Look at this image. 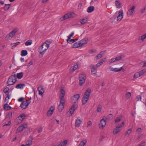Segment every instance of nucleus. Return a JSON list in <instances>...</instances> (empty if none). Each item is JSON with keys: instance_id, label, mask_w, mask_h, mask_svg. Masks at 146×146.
<instances>
[{"instance_id": "obj_1", "label": "nucleus", "mask_w": 146, "mask_h": 146, "mask_svg": "<svg viewBox=\"0 0 146 146\" xmlns=\"http://www.w3.org/2000/svg\"><path fill=\"white\" fill-rule=\"evenodd\" d=\"M91 92V89L89 88L86 91L82 98V105L85 104L88 100Z\"/></svg>"}, {"instance_id": "obj_2", "label": "nucleus", "mask_w": 146, "mask_h": 146, "mask_svg": "<svg viewBox=\"0 0 146 146\" xmlns=\"http://www.w3.org/2000/svg\"><path fill=\"white\" fill-rule=\"evenodd\" d=\"M17 81V78L15 73L11 76L9 78L7 84V86L13 85Z\"/></svg>"}, {"instance_id": "obj_3", "label": "nucleus", "mask_w": 146, "mask_h": 146, "mask_svg": "<svg viewBox=\"0 0 146 146\" xmlns=\"http://www.w3.org/2000/svg\"><path fill=\"white\" fill-rule=\"evenodd\" d=\"M49 47V44H47L46 42L44 43L38 49L39 53L43 55Z\"/></svg>"}, {"instance_id": "obj_4", "label": "nucleus", "mask_w": 146, "mask_h": 146, "mask_svg": "<svg viewBox=\"0 0 146 146\" xmlns=\"http://www.w3.org/2000/svg\"><path fill=\"white\" fill-rule=\"evenodd\" d=\"M79 76V84L82 86L85 82L86 75L84 74L83 73L80 74Z\"/></svg>"}, {"instance_id": "obj_5", "label": "nucleus", "mask_w": 146, "mask_h": 146, "mask_svg": "<svg viewBox=\"0 0 146 146\" xmlns=\"http://www.w3.org/2000/svg\"><path fill=\"white\" fill-rule=\"evenodd\" d=\"M124 122H122L121 124L119 126L116 127L114 129L113 133L114 135H116L121 130V128L122 127L124 126Z\"/></svg>"}, {"instance_id": "obj_6", "label": "nucleus", "mask_w": 146, "mask_h": 146, "mask_svg": "<svg viewBox=\"0 0 146 146\" xmlns=\"http://www.w3.org/2000/svg\"><path fill=\"white\" fill-rule=\"evenodd\" d=\"M31 101L29 100H26L25 101L23 102L21 104L20 107L23 109L26 108L30 103Z\"/></svg>"}, {"instance_id": "obj_7", "label": "nucleus", "mask_w": 146, "mask_h": 146, "mask_svg": "<svg viewBox=\"0 0 146 146\" xmlns=\"http://www.w3.org/2000/svg\"><path fill=\"white\" fill-rule=\"evenodd\" d=\"M17 31L16 29L10 32L8 35H6L5 39L7 40H9L10 38L13 37L15 35Z\"/></svg>"}, {"instance_id": "obj_8", "label": "nucleus", "mask_w": 146, "mask_h": 146, "mask_svg": "<svg viewBox=\"0 0 146 146\" xmlns=\"http://www.w3.org/2000/svg\"><path fill=\"white\" fill-rule=\"evenodd\" d=\"M80 95L79 94H76L72 97L71 99V101L72 103H76L78 100Z\"/></svg>"}, {"instance_id": "obj_9", "label": "nucleus", "mask_w": 146, "mask_h": 146, "mask_svg": "<svg viewBox=\"0 0 146 146\" xmlns=\"http://www.w3.org/2000/svg\"><path fill=\"white\" fill-rule=\"evenodd\" d=\"M106 119H104V118H103L101 120L99 125V127L100 128H103L105 126L106 122Z\"/></svg>"}, {"instance_id": "obj_10", "label": "nucleus", "mask_w": 146, "mask_h": 146, "mask_svg": "<svg viewBox=\"0 0 146 146\" xmlns=\"http://www.w3.org/2000/svg\"><path fill=\"white\" fill-rule=\"evenodd\" d=\"M27 125L26 124H24L20 126L17 129L16 131V133H17L21 132L24 129L27 128Z\"/></svg>"}, {"instance_id": "obj_11", "label": "nucleus", "mask_w": 146, "mask_h": 146, "mask_svg": "<svg viewBox=\"0 0 146 146\" xmlns=\"http://www.w3.org/2000/svg\"><path fill=\"white\" fill-rule=\"evenodd\" d=\"M123 13L122 10H121L119 11L118 15L117 17V21H120L123 17Z\"/></svg>"}, {"instance_id": "obj_12", "label": "nucleus", "mask_w": 146, "mask_h": 146, "mask_svg": "<svg viewBox=\"0 0 146 146\" xmlns=\"http://www.w3.org/2000/svg\"><path fill=\"white\" fill-rule=\"evenodd\" d=\"M135 6L134 5L132 6L130 9H129L127 12V14L128 17L131 16L132 15L133 12L135 11Z\"/></svg>"}, {"instance_id": "obj_13", "label": "nucleus", "mask_w": 146, "mask_h": 146, "mask_svg": "<svg viewBox=\"0 0 146 146\" xmlns=\"http://www.w3.org/2000/svg\"><path fill=\"white\" fill-rule=\"evenodd\" d=\"M77 107L78 106L76 104H74L72 105L71 108H70L69 110L71 115L73 113L74 111L77 109Z\"/></svg>"}, {"instance_id": "obj_14", "label": "nucleus", "mask_w": 146, "mask_h": 146, "mask_svg": "<svg viewBox=\"0 0 146 146\" xmlns=\"http://www.w3.org/2000/svg\"><path fill=\"white\" fill-rule=\"evenodd\" d=\"M88 40V38H84L79 41L80 44L81 45V46H84V45L87 43Z\"/></svg>"}, {"instance_id": "obj_15", "label": "nucleus", "mask_w": 146, "mask_h": 146, "mask_svg": "<svg viewBox=\"0 0 146 146\" xmlns=\"http://www.w3.org/2000/svg\"><path fill=\"white\" fill-rule=\"evenodd\" d=\"M122 58L121 56L117 57L114 58H112L111 60L109 61L110 63L114 62L115 61L119 60L122 59Z\"/></svg>"}, {"instance_id": "obj_16", "label": "nucleus", "mask_w": 146, "mask_h": 146, "mask_svg": "<svg viewBox=\"0 0 146 146\" xmlns=\"http://www.w3.org/2000/svg\"><path fill=\"white\" fill-rule=\"evenodd\" d=\"M115 4L117 8L120 9L121 7V4L120 0H115Z\"/></svg>"}, {"instance_id": "obj_17", "label": "nucleus", "mask_w": 146, "mask_h": 146, "mask_svg": "<svg viewBox=\"0 0 146 146\" xmlns=\"http://www.w3.org/2000/svg\"><path fill=\"white\" fill-rule=\"evenodd\" d=\"M82 121V120L80 119L77 118V119L76 120L75 126L77 127H79L80 124Z\"/></svg>"}, {"instance_id": "obj_18", "label": "nucleus", "mask_w": 146, "mask_h": 146, "mask_svg": "<svg viewBox=\"0 0 146 146\" xmlns=\"http://www.w3.org/2000/svg\"><path fill=\"white\" fill-rule=\"evenodd\" d=\"M122 116L121 115L117 117L115 121V123H118L121 121Z\"/></svg>"}, {"instance_id": "obj_19", "label": "nucleus", "mask_w": 146, "mask_h": 146, "mask_svg": "<svg viewBox=\"0 0 146 146\" xmlns=\"http://www.w3.org/2000/svg\"><path fill=\"white\" fill-rule=\"evenodd\" d=\"M38 90L39 92V94L40 95H42L44 92V88L42 86H39L38 88Z\"/></svg>"}, {"instance_id": "obj_20", "label": "nucleus", "mask_w": 146, "mask_h": 146, "mask_svg": "<svg viewBox=\"0 0 146 146\" xmlns=\"http://www.w3.org/2000/svg\"><path fill=\"white\" fill-rule=\"evenodd\" d=\"M25 86V85L24 84H17L15 87L17 89H22Z\"/></svg>"}, {"instance_id": "obj_21", "label": "nucleus", "mask_w": 146, "mask_h": 146, "mask_svg": "<svg viewBox=\"0 0 146 146\" xmlns=\"http://www.w3.org/2000/svg\"><path fill=\"white\" fill-rule=\"evenodd\" d=\"M88 20V18L87 17H85L80 20V23L84 25L87 22Z\"/></svg>"}, {"instance_id": "obj_22", "label": "nucleus", "mask_w": 146, "mask_h": 146, "mask_svg": "<svg viewBox=\"0 0 146 146\" xmlns=\"http://www.w3.org/2000/svg\"><path fill=\"white\" fill-rule=\"evenodd\" d=\"M105 51H101L100 54H98L96 56L95 58V60H97L98 59L102 57V55L103 54V52H104Z\"/></svg>"}, {"instance_id": "obj_23", "label": "nucleus", "mask_w": 146, "mask_h": 146, "mask_svg": "<svg viewBox=\"0 0 146 146\" xmlns=\"http://www.w3.org/2000/svg\"><path fill=\"white\" fill-rule=\"evenodd\" d=\"M109 68H110V69H111L112 71L115 72H118L120 71L122 69V67H121L120 68H113L111 66Z\"/></svg>"}, {"instance_id": "obj_24", "label": "nucleus", "mask_w": 146, "mask_h": 146, "mask_svg": "<svg viewBox=\"0 0 146 146\" xmlns=\"http://www.w3.org/2000/svg\"><path fill=\"white\" fill-rule=\"evenodd\" d=\"M8 104V103L6 104L4 106V109L5 110H11V107L9 106Z\"/></svg>"}, {"instance_id": "obj_25", "label": "nucleus", "mask_w": 146, "mask_h": 146, "mask_svg": "<svg viewBox=\"0 0 146 146\" xmlns=\"http://www.w3.org/2000/svg\"><path fill=\"white\" fill-rule=\"evenodd\" d=\"M23 73L22 72L17 73L16 78H17L19 79H20L23 78Z\"/></svg>"}, {"instance_id": "obj_26", "label": "nucleus", "mask_w": 146, "mask_h": 146, "mask_svg": "<svg viewBox=\"0 0 146 146\" xmlns=\"http://www.w3.org/2000/svg\"><path fill=\"white\" fill-rule=\"evenodd\" d=\"M78 68V64H76L71 68L70 69V71L71 72H73Z\"/></svg>"}, {"instance_id": "obj_27", "label": "nucleus", "mask_w": 146, "mask_h": 146, "mask_svg": "<svg viewBox=\"0 0 146 146\" xmlns=\"http://www.w3.org/2000/svg\"><path fill=\"white\" fill-rule=\"evenodd\" d=\"M64 108V104L60 103L58 106V109L59 111H61Z\"/></svg>"}, {"instance_id": "obj_28", "label": "nucleus", "mask_w": 146, "mask_h": 146, "mask_svg": "<svg viewBox=\"0 0 146 146\" xmlns=\"http://www.w3.org/2000/svg\"><path fill=\"white\" fill-rule=\"evenodd\" d=\"M94 10V7L92 6L89 7L87 10V11L88 13H91Z\"/></svg>"}, {"instance_id": "obj_29", "label": "nucleus", "mask_w": 146, "mask_h": 146, "mask_svg": "<svg viewBox=\"0 0 146 146\" xmlns=\"http://www.w3.org/2000/svg\"><path fill=\"white\" fill-rule=\"evenodd\" d=\"M80 46H81L79 41L74 43L72 46V47L74 48H77Z\"/></svg>"}, {"instance_id": "obj_30", "label": "nucleus", "mask_w": 146, "mask_h": 146, "mask_svg": "<svg viewBox=\"0 0 146 146\" xmlns=\"http://www.w3.org/2000/svg\"><path fill=\"white\" fill-rule=\"evenodd\" d=\"M28 52L26 50H23L21 51V55L22 56H25L27 55Z\"/></svg>"}, {"instance_id": "obj_31", "label": "nucleus", "mask_w": 146, "mask_h": 146, "mask_svg": "<svg viewBox=\"0 0 146 146\" xmlns=\"http://www.w3.org/2000/svg\"><path fill=\"white\" fill-rule=\"evenodd\" d=\"M78 40V38L74 39L70 38L69 39H67V41L68 43H71L76 41Z\"/></svg>"}, {"instance_id": "obj_32", "label": "nucleus", "mask_w": 146, "mask_h": 146, "mask_svg": "<svg viewBox=\"0 0 146 146\" xmlns=\"http://www.w3.org/2000/svg\"><path fill=\"white\" fill-rule=\"evenodd\" d=\"M33 139V137L32 136H30L27 140V142H28V143L32 145V141Z\"/></svg>"}, {"instance_id": "obj_33", "label": "nucleus", "mask_w": 146, "mask_h": 146, "mask_svg": "<svg viewBox=\"0 0 146 146\" xmlns=\"http://www.w3.org/2000/svg\"><path fill=\"white\" fill-rule=\"evenodd\" d=\"M60 99V104H64L65 102V100L64 98V97H59Z\"/></svg>"}, {"instance_id": "obj_34", "label": "nucleus", "mask_w": 146, "mask_h": 146, "mask_svg": "<svg viewBox=\"0 0 146 146\" xmlns=\"http://www.w3.org/2000/svg\"><path fill=\"white\" fill-rule=\"evenodd\" d=\"M67 142L68 141L66 140L62 142H61L60 144L61 146H65L67 144Z\"/></svg>"}, {"instance_id": "obj_35", "label": "nucleus", "mask_w": 146, "mask_h": 146, "mask_svg": "<svg viewBox=\"0 0 146 146\" xmlns=\"http://www.w3.org/2000/svg\"><path fill=\"white\" fill-rule=\"evenodd\" d=\"M11 5V4H5L3 7L4 10L5 11L8 10L9 8L10 5Z\"/></svg>"}, {"instance_id": "obj_36", "label": "nucleus", "mask_w": 146, "mask_h": 146, "mask_svg": "<svg viewBox=\"0 0 146 146\" xmlns=\"http://www.w3.org/2000/svg\"><path fill=\"white\" fill-rule=\"evenodd\" d=\"M86 143V141L85 140H83L81 141L78 146H84Z\"/></svg>"}, {"instance_id": "obj_37", "label": "nucleus", "mask_w": 146, "mask_h": 146, "mask_svg": "<svg viewBox=\"0 0 146 146\" xmlns=\"http://www.w3.org/2000/svg\"><path fill=\"white\" fill-rule=\"evenodd\" d=\"M140 76L143 75L146 72V70L143 69L138 72Z\"/></svg>"}, {"instance_id": "obj_38", "label": "nucleus", "mask_w": 146, "mask_h": 146, "mask_svg": "<svg viewBox=\"0 0 146 146\" xmlns=\"http://www.w3.org/2000/svg\"><path fill=\"white\" fill-rule=\"evenodd\" d=\"M65 94V91L63 89H61L59 97H64Z\"/></svg>"}, {"instance_id": "obj_39", "label": "nucleus", "mask_w": 146, "mask_h": 146, "mask_svg": "<svg viewBox=\"0 0 146 146\" xmlns=\"http://www.w3.org/2000/svg\"><path fill=\"white\" fill-rule=\"evenodd\" d=\"M32 41L31 40H29L25 43V44L26 46H28L31 45Z\"/></svg>"}, {"instance_id": "obj_40", "label": "nucleus", "mask_w": 146, "mask_h": 146, "mask_svg": "<svg viewBox=\"0 0 146 146\" xmlns=\"http://www.w3.org/2000/svg\"><path fill=\"white\" fill-rule=\"evenodd\" d=\"M74 13H68L67 14L65 15H67V19L71 18L73 14Z\"/></svg>"}, {"instance_id": "obj_41", "label": "nucleus", "mask_w": 146, "mask_h": 146, "mask_svg": "<svg viewBox=\"0 0 146 146\" xmlns=\"http://www.w3.org/2000/svg\"><path fill=\"white\" fill-rule=\"evenodd\" d=\"M139 74V72L135 73L133 76V77L135 78H137L140 77Z\"/></svg>"}, {"instance_id": "obj_42", "label": "nucleus", "mask_w": 146, "mask_h": 146, "mask_svg": "<svg viewBox=\"0 0 146 146\" xmlns=\"http://www.w3.org/2000/svg\"><path fill=\"white\" fill-rule=\"evenodd\" d=\"M102 108V106L100 105H99L97 108V111L98 112H100L101 111Z\"/></svg>"}, {"instance_id": "obj_43", "label": "nucleus", "mask_w": 146, "mask_h": 146, "mask_svg": "<svg viewBox=\"0 0 146 146\" xmlns=\"http://www.w3.org/2000/svg\"><path fill=\"white\" fill-rule=\"evenodd\" d=\"M33 64V62L32 60H31L29 63H27V64H25V65L27 66V67L28 68L29 66Z\"/></svg>"}, {"instance_id": "obj_44", "label": "nucleus", "mask_w": 146, "mask_h": 146, "mask_svg": "<svg viewBox=\"0 0 146 146\" xmlns=\"http://www.w3.org/2000/svg\"><path fill=\"white\" fill-rule=\"evenodd\" d=\"M67 15H64L63 17H61L60 18V20L61 21H63L65 19H67Z\"/></svg>"}, {"instance_id": "obj_45", "label": "nucleus", "mask_w": 146, "mask_h": 146, "mask_svg": "<svg viewBox=\"0 0 146 146\" xmlns=\"http://www.w3.org/2000/svg\"><path fill=\"white\" fill-rule=\"evenodd\" d=\"M126 96L127 99L129 98L131 96V94L130 92H127L126 93Z\"/></svg>"}, {"instance_id": "obj_46", "label": "nucleus", "mask_w": 146, "mask_h": 146, "mask_svg": "<svg viewBox=\"0 0 146 146\" xmlns=\"http://www.w3.org/2000/svg\"><path fill=\"white\" fill-rule=\"evenodd\" d=\"M132 131L131 129H129L125 133V135L127 134H128V135H129L131 133Z\"/></svg>"}, {"instance_id": "obj_47", "label": "nucleus", "mask_w": 146, "mask_h": 146, "mask_svg": "<svg viewBox=\"0 0 146 146\" xmlns=\"http://www.w3.org/2000/svg\"><path fill=\"white\" fill-rule=\"evenodd\" d=\"M141 39L142 40H143L146 38V33L144 35L141 36Z\"/></svg>"}, {"instance_id": "obj_48", "label": "nucleus", "mask_w": 146, "mask_h": 146, "mask_svg": "<svg viewBox=\"0 0 146 146\" xmlns=\"http://www.w3.org/2000/svg\"><path fill=\"white\" fill-rule=\"evenodd\" d=\"M12 112H9L7 115V117L9 118H11L12 117Z\"/></svg>"}, {"instance_id": "obj_49", "label": "nucleus", "mask_w": 146, "mask_h": 146, "mask_svg": "<svg viewBox=\"0 0 146 146\" xmlns=\"http://www.w3.org/2000/svg\"><path fill=\"white\" fill-rule=\"evenodd\" d=\"M74 33L72 32L68 36H67L68 38L67 39H69L73 35Z\"/></svg>"}, {"instance_id": "obj_50", "label": "nucleus", "mask_w": 146, "mask_h": 146, "mask_svg": "<svg viewBox=\"0 0 146 146\" xmlns=\"http://www.w3.org/2000/svg\"><path fill=\"white\" fill-rule=\"evenodd\" d=\"M9 90V88L8 87H6L4 89V90H3V92L5 93H6L8 92Z\"/></svg>"}, {"instance_id": "obj_51", "label": "nucleus", "mask_w": 146, "mask_h": 146, "mask_svg": "<svg viewBox=\"0 0 146 146\" xmlns=\"http://www.w3.org/2000/svg\"><path fill=\"white\" fill-rule=\"evenodd\" d=\"M136 98L137 99V101H141V96L138 95L136 96Z\"/></svg>"}, {"instance_id": "obj_52", "label": "nucleus", "mask_w": 146, "mask_h": 146, "mask_svg": "<svg viewBox=\"0 0 146 146\" xmlns=\"http://www.w3.org/2000/svg\"><path fill=\"white\" fill-rule=\"evenodd\" d=\"M139 64L142 65L143 66H146V62H141Z\"/></svg>"}, {"instance_id": "obj_53", "label": "nucleus", "mask_w": 146, "mask_h": 146, "mask_svg": "<svg viewBox=\"0 0 146 146\" xmlns=\"http://www.w3.org/2000/svg\"><path fill=\"white\" fill-rule=\"evenodd\" d=\"M53 112L51 110H49L48 111L47 114L48 115H51L52 113Z\"/></svg>"}, {"instance_id": "obj_54", "label": "nucleus", "mask_w": 146, "mask_h": 146, "mask_svg": "<svg viewBox=\"0 0 146 146\" xmlns=\"http://www.w3.org/2000/svg\"><path fill=\"white\" fill-rule=\"evenodd\" d=\"M113 117V115L111 114H110L108 115V119H112Z\"/></svg>"}, {"instance_id": "obj_55", "label": "nucleus", "mask_w": 146, "mask_h": 146, "mask_svg": "<svg viewBox=\"0 0 146 146\" xmlns=\"http://www.w3.org/2000/svg\"><path fill=\"white\" fill-rule=\"evenodd\" d=\"M91 71L93 74H95L97 72L96 69H91Z\"/></svg>"}, {"instance_id": "obj_56", "label": "nucleus", "mask_w": 146, "mask_h": 146, "mask_svg": "<svg viewBox=\"0 0 146 146\" xmlns=\"http://www.w3.org/2000/svg\"><path fill=\"white\" fill-rule=\"evenodd\" d=\"M11 123V121H8V123H5L4 125H3V126L4 127L5 126H10Z\"/></svg>"}, {"instance_id": "obj_57", "label": "nucleus", "mask_w": 146, "mask_h": 146, "mask_svg": "<svg viewBox=\"0 0 146 146\" xmlns=\"http://www.w3.org/2000/svg\"><path fill=\"white\" fill-rule=\"evenodd\" d=\"M25 114H22L20 115V117L22 119V120H23L25 118Z\"/></svg>"}, {"instance_id": "obj_58", "label": "nucleus", "mask_w": 146, "mask_h": 146, "mask_svg": "<svg viewBox=\"0 0 146 146\" xmlns=\"http://www.w3.org/2000/svg\"><path fill=\"white\" fill-rule=\"evenodd\" d=\"M42 127H40L38 129V133H40L41 132H42Z\"/></svg>"}, {"instance_id": "obj_59", "label": "nucleus", "mask_w": 146, "mask_h": 146, "mask_svg": "<svg viewBox=\"0 0 146 146\" xmlns=\"http://www.w3.org/2000/svg\"><path fill=\"white\" fill-rule=\"evenodd\" d=\"M55 107L54 106H51L49 110H51L52 112H53L54 110Z\"/></svg>"}, {"instance_id": "obj_60", "label": "nucleus", "mask_w": 146, "mask_h": 146, "mask_svg": "<svg viewBox=\"0 0 146 146\" xmlns=\"http://www.w3.org/2000/svg\"><path fill=\"white\" fill-rule=\"evenodd\" d=\"M146 9V7H145L143 9H141V12L142 13H144L145 12Z\"/></svg>"}, {"instance_id": "obj_61", "label": "nucleus", "mask_w": 146, "mask_h": 146, "mask_svg": "<svg viewBox=\"0 0 146 146\" xmlns=\"http://www.w3.org/2000/svg\"><path fill=\"white\" fill-rule=\"evenodd\" d=\"M90 67L91 69H96V66H95L94 65L92 64L90 65Z\"/></svg>"}, {"instance_id": "obj_62", "label": "nucleus", "mask_w": 146, "mask_h": 146, "mask_svg": "<svg viewBox=\"0 0 146 146\" xmlns=\"http://www.w3.org/2000/svg\"><path fill=\"white\" fill-rule=\"evenodd\" d=\"M24 100V98L23 97L20 98L18 99V101L19 102H23Z\"/></svg>"}, {"instance_id": "obj_63", "label": "nucleus", "mask_w": 146, "mask_h": 146, "mask_svg": "<svg viewBox=\"0 0 146 146\" xmlns=\"http://www.w3.org/2000/svg\"><path fill=\"white\" fill-rule=\"evenodd\" d=\"M105 62V61L103 60H102L98 62L101 65L104 63V62Z\"/></svg>"}, {"instance_id": "obj_64", "label": "nucleus", "mask_w": 146, "mask_h": 146, "mask_svg": "<svg viewBox=\"0 0 146 146\" xmlns=\"http://www.w3.org/2000/svg\"><path fill=\"white\" fill-rule=\"evenodd\" d=\"M145 141H143L139 146H145Z\"/></svg>"}]
</instances>
